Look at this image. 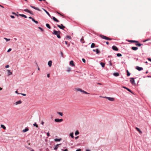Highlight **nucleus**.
I'll use <instances>...</instances> for the list:
<instances>
[{
  "label": "nucleus",
  "instance_id": "57",
  "mask_svg": "<svg viewBox=\"0 0 151 151\" xmlns=\"http://www.w3.org/2000/svg\"><path fill=\"white\" fill-rule=\"evenodd\" d=\"M9 67V65H7L5 66V68H7Z\"/></svg>",
  "mask_w": 151,
  "mask_h": 151
},
{
  "label": "nucleus",
  "instance_id": "35",
  "mask_svg": "<svg viewBox=\"0 0 151 151\" xmlns=\"http://www.w3.org/2000/svg\"><path fill=\"white\" fill-rule=\"evenodd\" d=\"M57 113L60 115L61 116H63V113L62 112H58Z\"/></svg>",
  "mask_w": 151,
  "mask_h": 151
},
{
  "label": "nucleus",
  "instance_id": "6",
  "mask_svg": "<svg viewBox=\"0 0 151 151\" xmlns=\"http://www.w3.org/2000/svg\"><path fill=\"white\" fill-rule=\"evenodd\" d=\"M55 121L56 122H61L63 121V119H55Z\"/></svg>",
  "mask_w": 151,
  "mask_h": 151
},
{
  "label": "nucleus",
  "instance_id": "42",
  "mask_svg": "<svg viewBox=\"0 0 151 151\" xmlns=\"http://www.w3.org/2000/svg\"><path fill=\"white\" fill-rule=\"evenodd\" d=\"M32 21L36 24H37L38 23V22L37 21L35 20L34 19H33Z\"/></svg>",
  "mask_w": 151,
  "mask_h": 151
},
{
  "label": "nucleus",
  "instance_id": "39",
  "mask_svg": "<svg viewBox=\"0 0 151 151\" xmlns=\"http://www.w3.org/2000/svg\"><path fill=\"white\" fill-rule=\"evenodd\" d=\"M24 11L25 12H27L28 13H29V10L28 9H24Z\"/></svg>",
  "mask_w": 151,
  "mask_h": 151
},
{
  "label": "nucleus",
  "instance_id": "7",
  "mask_svg": "<svg viewBox=\"0 0 151 151\" xmlns=\"http://www.w3.org/2000/svg\"><path fill=\"white\" fill-rule=\"evenodd\" d=\"M112 49H113V50L115 51H117L118 50V48L115 46H114L112 47Z\"/></svg>",
  "mask_w": 151,
  "mask_h": 151
},
{
  "label": "nucleus",
  "instance_id": "26",
  "mask_svg": "<svg viewBox=\"0 0 151 151\" xmlns=\"http://www.w3.org/2000/svg\"><path fill=\"white\" fill-rule=\"evenodd\" d=\"M62 140V139L61 138H60L59 139H54V141L55 142H58V141H60Z\"/></svg>",
  "mask_w": 151,
  "mask_h": 151
},
{
  "label": "nucleus",
  "instance_id": "61",
  "mask_svg": "<svg viewBox=\"0 0 151 151\" xmlns=\"http://www.w3.org/2000/svg\"><path fill=\"white\" fill-rule=\"evenodd\" d=\"M44 122H43V121H42L41 123V124H42V125H43L44 124Z\"/></svg>",
  "mask_w": 151,
  "mask_h": 151
},
{
  "label": "nucleus",
  "instance_id": "49",
  "mask_svg": "<svg viewBox=\"0 0 151 151\" xmlns=\"http://www.w3.org/2000/svg\"><path fill=\"white\" fill-rule=\"evenodd\" d=\"M82 60L83 63H85L86 62V60L82 58Z\"/></svg>",
  "mask_w": 151,
  "mask_h": 151
},
{
  "label": "nucleus",
  "instance_id": "37",
  "mask_svg": "<svg viewBox=\"0 0 151 151\" xmlns=\"http://www.w3.org/2000/svg\"><path fill=\"white\" fill-rule=\"evenodd\" d=\"M96 54H99L100 53V51L98 49H97L96 50Z\"/></svg>",
  "mask_w": 151,
  "mask_h": 151
},
{
  "label": "nucleus",
  "instance_id": "36",
  "mask_svg": "<svg viewBox=\"0 0 151 151\" xmlns=\"http://www.w3.org/2000/svg\"><path fill=\"white\" fill-rule=\"evenodd\" d=\"M79 134V133L78 130L76 131L75 132V135H78Z\"/></svg>",
  "mask_w": 151,
  "mask_h": 151
},
{
  "label": "nucleus",
  "instance_id": "11",
  "mask_svg": "<svg viewBox=\"0 0 151 151\" xmlns=\"http://www.w3.org/2000/svg\"><path fill=\"white\" fill-rule=\"evenodd\" d=\"M22 103V101L21 100L18 101L16 102L15 103V104L16 105H17L18 104H21Z\"/></svg>",
  "mask_w": 151,
  "mask_h": 151
},
{
  "label": "nucleus",
  "instance_id": "1",
  "mask_svg": "<svg viewBox=\"0 0 151 151\" xmlns=\"http://www.w3.org/2000/svg\"><path fill=\"white\" fill-rule=\"evenodd\" d=\"M74 91H80L81 92L83 93L86 94H89V93H88L86 92V91L82 90V89L79 88H76L74 89Z\"/></svg>",
  "mask_w": 151,
  "mask_h": 151
},
{
  "label": "nucleus",
  "instance_id": "9",
  "mask_svg": "<svg viewBox=\"0 0 151 151\" xmlns=\"http://www.w3.org/2000/svg\"><path fill=\"white\" fill-rule=\"evenodd\" d=\"M30 6L35 10H37L39 11H40V10L37 7H36L34 6H33L31 5Z\"/></svg>",
  "mask_w": 151,
  "mask_h": 151
},
{
  "label": "nucleus",
  "instance_id": "60",
  "mask_svg": "<svg viewBox=\"0 0 151 151\" xmlns=\"http://www.w3.org/2000/svg\"><path fill=\"white\" fill-rule=\"evenodd\" d=\"M147 59L149 61H150L151 62V58H147Z\"/></svg>",
  "mask_w": 151,
  "mask_h": 151
},
{
  "label": "nucleus",
  "instance_id": "54",
  "mask_svg": "<svg viewBox=\"0 0 151 151\" xmlns=\"http://www.w3.org/2000/svg\"><path fill=\"white\" fill-rule=\"evenodd\" d=\"M20 94H21L22 95H23L24 96H26V94H25L21 93Z\"/></svg>",
  "mask_w": 151,
  "mask_h": 151
},
{
  "label": "nucleus",
  "instance_id": "20",
  "mask_svg": "<svg viewBox=\"0 0 151 151\" xmlns=\"http://www.w3.org/2000/svg\"><path fill=\"white\" fill-rule=\"evenodd\" d=\"M113 75L115 76H118L119 75V74L118 73H113Z\"/></svg>",
  "mask_w": 151,
  "mask_h": 151
},
{
  "label": "nucleus",
  "instance_id": "13",
  "mask_svg": "<svg viewBox=\"0 0 151 151\" xmlns=\"http://www.w3.org/2000/svg\"><path fill=\"white\" fill-rule=\"evenodd\" d=\"M52 61L51 60L49 61L48 62V65L50 67L52 66Z\"/></svg>",
  "mask_w": 151,
  "mask_h": 151
},
{
  "label": "nucleus",
  "instance_id": "56",
  "mask_svg": "<svg viewBox=\"0 0 151 151\" xmlns=\"http://www.w3.org/2000/svg\"><path fill=\"white\" fill-rule=\"evenodd\" d=\"M29 18L30 19H31L32 21H33V19H34L33 18H32V17H29Z\"/></svg>",
  "mask_w": 151,
  "mask_h": 151
},
{
  "label": "nucleus",
  "instance_id": "44",
  "mask_svg": "<svg viewBox=\"0 0 151 151\" xmlns=\"http://www.w3.org/2000/svg\"><path fill=\"white\" fill-rule=\"evenodd\" d=\"M127 76H129L130 75V73L129 72V71L128 70L127 71Z\"/></svg>",
  "mask_w": 151,
  "mask_h": 151
},
{
  "label": "nucleus",
  "instance_id": "45",
  "mask_svg": "<svg viewBox=\"0 0 151 151\" xmlns=\"http://www.w3.org/2000/svg\"><path fill=\"white\" fill-rule=\"evenodd\" d=\"M33 125L34 126H35L37 127H38V126L36 124V123H35Z\"/></svg>",
  "mask_w": 151,
  "mask_h": 151
},
{
  "label": "nucleus",
  "instance_id": "55",
  "mask_svg": "<svg viewBox=\"0 0 151 151\" xmlns=\"http://www.w3.org/2000/svg\"><path fill=\"white\" fill-rule=\"evenodd\" d=\"M10 17L12 19H14L15 18L14 17L13 15H11Z\"/></svg>",
  "mask_w": 151,
  "mask_h": 151
},
{
  "label": "nucleus",
  "instance_id": "17",
  "mask_svg": "<svg viewBox=\"0 0 151 151\" xmlns=\"http://www.w3.org/2000/svg\"><path fill=\"white\" fill-rule=\"evenodd\" d=\"M129 42H135V43H138L139 42L137 41L133 40H130L129 41Z\"/></svg>",
  "mask_w": 151,
  "mask_h": 151
},
{
  "label": "nucleus",
  "instance_id": "21",
  "mask_svg": "<svg viewBox=\"0 0 151 151\" xmlns=\"http://www.w3.org/2000/svg\"><path fill=\"white\" fill-rule=\"evenodd\" d=\"M136 129L140 133H142V131L140 130V129L138 127H136Z\"/></svg>",
  "mask_w": 151,
  "mask_h": 151
},
{
  "label": "nucleus",
  "instance_id": "59",
  "mask_svg": "<svg viewBox=\"0 0 151 151\" xmlns=\"http://www.w3.org/2000/svg\"><path fill=\"white\" fill-rule=\"evenodd\" d=\"M47 135L48 136H50V134L48 132H47Z\"/></svg>",
  "mask_w": 151,
  "mask_h": 151
},
{
  "label": "nucleus",
  "instance_id": "34",
  "mask_svg": "<svg viewBox=\"0 0 151 151\" xmlns=\"http://www.w3.org/2000/svg\"><path fill=\"white\" fill-rule=\"evenodd\" d=\"M95 46V44L94 43H92L91 44V47L92 48H93Z\"/></svg>",
  "mask_w": 151,
  "mask_h": 151
},
{
  "label": "nucleus",
  "instance_id": "32",
  "mask_svg": "<svg viewBox=\"0 0 151 151\" xmlns=\"http://www.w3.org/2000/svg\"><path fill=\"white\" fill-rule=\"evenodd\" d=\"M100 64L102 67L104 68V67L105 64L104 63L101 62Z\"/></svg>",
  "mask_w": 151,
  "mask_h": 151
},
{
  "label": "nucleus",
  "instance_id": "14",
  "mask_svg": "<svg viewBox=\"0 0 151 151\" xmlns=\"http://www.w3.org/2000/svg\"><path fill=\"white\" fill-rule=\"evenodd\" d=\"M42 9L50 17L51 16L50 14L45 9L42 8Z\"/></svg>",
  "mask_w": 151,
  "mask_h": 151
},
{
  "label": "nucleus",
  "instance_id": "58",
  "mask_svg": "<svg viewBox=\"0 0 151 151\" xmlns=\"http://www.w3.org/2000/svg\"><path fill=\"white\" fill-rule=\"evenodd\" d=\"M58 32V35H60V31H57Z\"/></svg>",
  "mask_w": 151,
  "mask_h": 151
},
{
  "label": "nucleus",
  "instance_id": "10",
  "mask_svg": "<svg viewBox=\"0 0 151 151\" xmlns=\"http://www.w3.org/2000/svg\"><path fill=\"white\" fill-rule=\"evenodd\" d=\"M122 87L123 88L126 89L128 91L130 92L131 93H133L132 91L130 89L128 88H127L125 86H122Z\"/></svg>",
  "mask_w": 151,
  "mask_h": 151
},
{
  "label": "nucleus",
  "instance_id": "29",
  "mask_svg": "<svg viewBox=\"0 0 151 151\" xmlns=\"http://www.w3.org/2000/svg\"><path fill=\"white\" fill-rule=\"evenodd\" d=\"M65 38L66 39H68L69 40H71V37L70 36L68 35L66 36L65 37Z\"/></svg>",
  "mask_w": 151,
  "mask_h": 151
},
{
  "label": "nucleus",
  "instance_id": "15",
  "mask_svg": "<svg viewBox=\"0 0 151 151\" xmlns=\"http://www.w3.org/2000/svg\"><path fill=\"white\" fill-rule=\"evenodd\" d=\"M70 64L72 66H74L75 65L74 64L73 61V60H71L70 61Z\"/></svg>",
  "mask_w": 151,
  "mask_h": 151
},
{
  "label": "nucleus",
  "instance_id": "64",
  "mask_svg": "<svg viewBox=\"0 0 151 151\" xmlns=\"http://www.w3.org/2000/svg\"><path fill=\"white\" fill-rule=\"evenodd\" d=\"M76 151H81V149H77L76 150Z\"/></svg>",
  "mask_w": 151,
  "mask_h": 151
},
{
  "label": "nucleus",
  "instance_id": "27",
  "mask_svg": "<svg viewBox=\"0 0 151 151\" xmlns=\"http://www.w3.org/2000/svg\"><path fill=\"white\" fill-rule=\"evenodd\" d=\"M60 145H61V144H57L56 145L55 147L54 148V150H57L58 147V146Z\"/></svg>",
  "mask_w": 151,
  "mask_h": 151
},
{
  "label": "nucleus",
  "instance_id": "50",
  "mask_svg": "<svg viewBox=\"0 0 151 151\" xmlns=\"http://www.w3.org/2000/svg\"><path fill=\"white\" fill-rule=\"evenodd\" d=\"M12 50V49L11 48H9L7 50V52H10Z\"/></svg>",
  "mask_w": 151,
  "mask_h": 151
},
{
  "label": "nucleus",
  "instance_id": "47",
  "mask_svg": "<svg viewBox=\"0 0 151 151\" xmlns=\"http://www.w3.org/2000/svg\"><path fill=\"white\" fill-rule=\"evenodd\" d=\"M57 37L58 38L60 39L61 37L60 36V35H57Z\"/></svg>",
  "mask_w": 151,
  "mask_h": 151
},
{
  "label": "nucleus",
  "instance_id": "62",
  "mask_svg": "<svg viewBox=\"0 0 151 151\" xmlns=\"http://www.w3.org/2000/svg\"><path fill=\"white\" fill-rule=\"evenodd\" d=\"M78 137H78V136H77V137H75V139H78Z\"/></svg>",
  "mask_w": 151,
  "mask_h": 151
},
{
  "label": "nucleus",
  "instance_id": "38",
  "mask_svg": "<svg viewBox=\"0 0 151 151\" xmlns=\"http://www.w3.org/2000/svg\"><path fill=\"white\" fill-rule=\"evenodd\" d=\"M142 44H141L140 43H137L135 44V45L138 46H140L141 45H142Z\"/></svg>",
  "mask_w": 151,
  "mask_h": 151
},
{
  "label": "nucleus",
  "instance_id": "41",
  "mask_svg": "<svg viewBox=\"0 0 151 151\" xmlns=\"http://www.w3.org/2000/svg\"><path fill=\"white\" fill-rule=\"evenodd\" d=\"M4 40H6L7 41H9L10 40V39H8L6 37H4Z\"/></svg>",
  "mask_w": 151,
  "mask_h": 151
},
{
  "label": "nucleus",
  "instance_id": "8",
  "mask_svg": "<svg viewBox=\"0 0 151 151\" xmlns=\"http://www.w3.org/2000/svg\"><path fill=\"white\" fill-rule=\"evenodd\" d=\"M136 69L137 70H138L139 71H141L143 69V68H142V67H139L138 66H136Z\"/></svg>",
  "mask_w": 151,
  "mask_h": 151
},
{
  "label": "nucleus",
  "instance_id": "48",
  "mask_svg": "<svg viewBox=\"0 0 151 151\" xmlns=\"http://www.w3.org/2000/svg\"><path fill=\"white\" fill-rule=\"evenodd\" d=\"M60 53V54H61L62 57H63V53L62 52H61Z\"/></svg>",
  "mask_w": 151,
  "mask_h": 151
},
{
  "label": "nucleus",
  "instance_id": "40",
  "mask_svg": "<svg viewBox=\"0 0 151 151\" xmlns=\"http://www.w3.org/2000/svg\"><path fill=\"white\" fill-rule=\"evenodd\" d=\"M71 70V68H70L68 67V69L67 70V71L68 72H69Z\"/></svg>",
  "mask_w": 151,
  "mask_h": 151
},
{
  "label": "nucleus",
  "instance_id": "19",
  "mask_svg": "<svg viewBox=\"0 0 151 151\" xmlns=\"http://www.w3.org/2000/svg\"><path fill=\"white\" fill-rule=\"evenodd\" d=\"M29 130V129L28 128H26L22 130L23 132H25Z\"/></svg>",
  "mask_w": 151,
  "mask_h": 151
},
{
  "label": "nucleus",
  "instance_id": "3",
  "mask_svg": "<svg viewBox=\"0 0 151 151\" xmlns=\"http://www.w3.org/2000/svg\"><path fill=\"white\" fill-rule=\"evenodd\" d=\"M100 97H102L101 96H100ZM103 98H106L109 100L110 101H114V99L112 97H106V96H104V97H102Z\"/></svg>",
  "mask_w": 151,
  "mask_h": 151
},
{
  "label": "nucleus",
  "instance_id": "12",
  "mask_svg": "<svg viewBox=\"0 0 151 151\" xmlns=\"http://www.w3.org/2000/svg\"><path fill=\"white\" fill-rule=\"evenodd\" d=\"M7 73L8 76L11 75L12 74V73L9 70H7Z\"/></svg>",
  "mask_w": 151,
  "mask_h": 151
},
{
  "label": "nucleus",
  "instance_id": "28",
  "mask_svg": "<svg viewBox=\"0 0 151 151\" xmlns=\"http://www.w3.org/2000/svg\"><path fill=\"white\" fill-rule=\"evenodd\" d=\"M1 128H3L4 129H6V127L3 124H1Z\"/></svg>",
  "mask_w": 151,
  "mask_h": 151
},
{
  "label": "nucleus",
  "instance_id": "18",
  "mask_svg": "<svg viewBox=\"0 0 151 151\" xmlns=\"http://www.w3.org/2000/svg\"><path fill=\"white\" fill-rule=\"evenodd\" d=\"M53 20H54L55 21V22H59V21L57 19H56L55 17H53L52 18Z\"/></svg>",
  "mask_w": 151,
  "mask_h": 151
},
{
  "label": "nucleus",
  "instance_id": "2",
  "mask_svg": "<svg viewBox=\"0 0 151 151\" xmlns=\"http://www.w3.org/2000/svg\"><path fill=\"white\" fill-rule=\"evenodd\" d=\"M100 37L101 38H102L103 39H104L106 40H111V39L109 37H106L105 36H104V35H100Z\"/></svg>",
  "mask_w": 151,
  "mask_h": 151
},
{
  "label": "nucleus",
  "instance_id": "30",
  "mask_svg": "<svg viewBox=\"0 0 151 151\" xmlns=\"http://www.w3.org/2000/svg\"><path fill=\"white\" fill-rule=\"evenodd\" d=\"M70 135L72 138H73L74 137L73 136V132L70 133Z\"/></svg>",
  "mask_w": 151,
  "mask_h": 151
},
{
  "label": "nucleus",
  "instance_id": "4",
  "mask_svg": "<svg viewBox=\"0 0 151 151\" xmlns=\"http://www.w3.org/2000/svg\"><path fill=\"white\" fill-rule=\"evenodd\" d=\"M130 82L133 85H134L135 84L134 78H130Z\"/></svg>",
  "mask_w": 151,
  "mask_h": 151
},
{
  "label": "nucleus",
  "instance_id": "51",
  "mask_svg": "<svg viewBox=\"0 0 151 151\" xmlns=\"http://www.w3.org/2000/svg\"><path fill=\"white\" fill-rule=\"evenodd\" d=\"M39 28L42 32L43 31V29L41 27H39Z\"/></svg>",
  "mask_w": 151,
  "mask_h": 151
},
{
  "label": "nucleus",
  "instance_id": "63",
  "mask_svg": "<svg viewBox=\"0 0 151 151\" xmlns=\"http://www.w3.org/2000/svg\"><path fill=\"white\" fill-rule=\"evenodd\" d=\"M47 77L48 78H49L50 77V74H48L47 75Z\"/></svg>",
  "mask_w": 151,
  "mask_h": 151
},
{
  "label": "nucleus",
  "instance_id": "5",
  "mask_svg": "<svg viewBox=\"0 0 151 151\" xmlns=\"http://www.w3.org/2000/svg\"><path fill=\"white\" fill-rule=\"evenodd\" d=\"M57 26L60 29H63L64 28H65V27L62 24H61V25H60L59 24H57Z\"/></svg>",
  "mask_w": 151,
  "mask_h": 151
},
{
  "label": "nucleus",
  "instance_id": "53",
  "mask_svg": "<svg viewBox=\"0 0 151 151\" xmlns=\"http://www.w3.org/2000/svg\"><path fill=\"white\" fill-rule=\"evenodd\" d=\"M29 13L32 14L33 15V13H32V11H29Z\"/></svg>",
  "mask_w": 151,
  "mask_h": 151
},
{
  "label": "nucleus",
  "instance_id": "52",
  "mask_svg": "<svg viewBox=\"0 0 151 151\" xmlns=\"http://www.w3.org/2000/svg\"><path fill=\"white\" fill-rule=\"evenodd\" d=\"M109 65L110 66H112V64L111 61H109Z\"/></svg>",
  "mask_w": 151,
  "mask_h": 151
},
{
  "label": "nucleus",
  "instance_id": "24",
  "mask_svg": "<svg viewBox=\"0 0 151 151\" xmlns=\"http://www.w3.org/2000/svg\"><path fill=\"white\" fill-rule=\"evenodd\" d=\"M151 37L150 38H148V39L145 40H144L143 41V42H146V41H150V40H151Z\"/></svg>",
  "mask_w": 151,
  "mask_h": 151
},
{
  "label": "nucleus",
  "instance_id": "43",
  "mask_svg": "<svg viewBox=\"0 0 151 151\" xmlns=\"http://www.w3.org/2000/svg\"><path fill=\"white\" fill-rule=\"evenodd\" d=\"M116 55L117 57H121L122 56V55L121 54L119 53H117Z\"/></svg>",
  "mask_w": 151,
  "mask_h": 151
},
{
  "label": "nucleus",
  "instance_id": "25",
  "mask_svg": "<svg viewBox=\"0 0 151 151\" xmlns=\"http://www.w3.org/2000/svg\"><path fill=\"white\" fill-rule=\"evenodd\" d=\"M19 16H21L22 17H23L25 18H27V17L25 15L23 14H19Z\"/></svg>",
  "mask_w": 151,
  "mask_h": 151
},
{
  "label": "nucleus",
  "instance_id": "31",
  "mask_svg": "<svg viewBox=\"0 0 151 151\" xmlns=\"http://www.w3.org/2000/svg\"><path fill=\"white\" fill-rule=\"evenodd\" d=\"M46 26L48 28L50 29L51 28V27L50 26V25L48 24H46Z\"/></svg>",
  "mask_w": 151,
  "mask_h": 151
},
{
  "label": "nucleus",
  "instance_id": "33",
  "mask_svg": "<svg viewBox=\"0 0 151 151\" xmlns=\"http://www.w3.org/2000/svg\"><path fill=\"white\" fill-rule=\"evenodd\" d=\"M81 42L82 43H84V41L83 38L82 37L81 39Z\"/></svg>",
  "mask_w": 151,
  "mask_h": 151
},
{
  "label": "nucleus",
  "instance_id": "46",
  "mask_svg": "<svg viewBox=\"0 0 151 151\" xmlns=\"http://www.w3.org/2000/svg\"><path fill=\"white\" fill-rule=\"evenodd\" d=\"M12 14H14L15 15H16V16H17V17H18L19 16V14L18 15V14H17L15 13H14V12H12Z\"/></svg>",
  "mask_w": 151,
  "mask_h": 151
},
{
  "label": "nucleus",
  "instance_id": "22",
  "mask_svg": "<svg viewBox=\"0 0 151 151\" xmlns=\"http://www.w3.org/2000/svg\"><path fill=\"white\" fill-rule=\"evenodd\" d=\"M25 147L27 149H29L30 151H34V150L30 147L27 146H26Z\"/></svg>",
  "mask_w": 151,
  "mask_h": 151
},
{
  "label": "nucleus",
  "instance_id": "23",
  "mask_svg": "<svg viewBox=\"0 0 151 151\" xmlns=\"http://www.w3.org/2000/svg\"><path fill=\"white\" fill-rule=\"evenodd\" d=\"M53 35H58V32L55 30H53V32L52 33Z\"/></svg>",
  "mask_w": 151,
  "mask_h": 151
},
{
  "label": "nucleus",
  "instance_id": "16",
  "mask_svg": "<svg viewBox=\"0 0 151 151\" xmlns=\"http://www.w3.org/2000/svg\"><path fill=\"white\" fill-rule=\"evenodd\" d=\"M132 49L134 50H136L138 49V48L137 47H132Z\"/></svg>",
  "mask_w": 151,
  "mask_h": 151
}]
</instances>
